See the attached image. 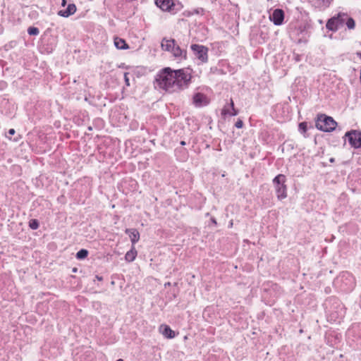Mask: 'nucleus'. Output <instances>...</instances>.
Returning a JSON list of instances; mask_svg holds the SVG:
<instances>
[{
	"instance_id": "nucleus-17",
	"label": "nucleus",
	"mask_w": 361,
	"mask_h": 361,
	"mask_svg": "<svg viewBox=\"0 0 361 361\" xmlns=\"http://www.w3.org/2000/svg\"><path fill=\"white\" fill-rule=\"evenodd\" d=\"M345 23L348 29H353L355 25V20L352 18H350L348 14Z\"/></svg>"
},
{
	"instance_id": "nucleus-33",
	"label": "nucleus",
	"mask_w": 361,
	"mask_h": 361,
	"mask_svg": "<svg viewBox=\"0 0 361 361\" xmlns=\"http://www.w3.org/2000/svg\"><path fill=\"white\" fill-rule=\"evenodd\" d=\"M116 361H123V360H122V359H118V360H117Z\"/></svg>"
},
{
	"instance_id": "nucleus-21",
	"label": "nucleus",
	"mask_w": 361,
	"mask_h": 361,
	"mask_svg": "<svg viewBox=\"0 0 361 361\" xmlns=\"http://www.w3.org/2000/svg\"><path fill=\"white\" fill-rule=\"evenodd\" d=\"M319 1H321L319 4L322 6L327 7V6H329V5L330 4V3L332 0H319Z\"/></svg>"
},
{
	"instance_id": "nucleus-9",
	"label": "nucleus",
	"mask_w": 361,
	"mask_h": 361,
	"mask_svg": "<svg viewBox=\"0 0 361 361\" xmlns=\"http://www.w3.org/2000/svg\"><path fill=\"white\" fill-rule=\"evenodd\" d=\"M271 21L276 25H280L283 23L284 19V13L281 9H275L269 16Z\"/></svg>"
},
{
	"instance_id": "nucleus-19",
	"label": "nucleus",
	"mask_w": 361,
	"mask_h": 361,
	"mask_svg": "<svg viewBox=\"0 0 361 361\" xmlns=\"http://www.w3.org/2000/svg\"><path fill=\"white\" fill-rule=\"evenodd\" d=\"M27 32L30 35H37L39 32V29L35 27H30L27 29Z\"/></svg>"
},
{
	"instance_id": "nucleus-12",
	"label": "nucleus",
	"mask_w": 361,
	"mask_h": 361,
	"mask_svg": "<svg viewBox=\"0 0 361 361\" xmlns=\"http://www.w3.org/2000/svg\"><path fill=\"white\" fill-rule=\"evenodd\" d=\"M76 11V6L73 4H70L68 5L67 8L65 10H61L58 12V15L62 17L67 18L73 14H74Z\"/></svg>"
},
{
	"instance_id": "nucleus-6",
	"label": "nucleus",
	"mask_w": 361,
	"mask_h": 361,
	"mask_svg": "<svg viewBox=\"0 0 361 361\" xmlns=\"http://www.w3.org/2000/svg\"><path fill=\"white\" fill-rule=\"evenodd\" d=\"M191 49L194 55L202 63H205L208 60V49L201 44H192Z\"/></svg>"
},
{
	"instance_id": "nucleus-24",
	"label": "nucleus",
	"mask_w": 361,
	"mask_h": 361,
	"mask_svg": "<svg viewBox=\"0 0 361 361\" xmlns=\"http://www.w3.org/2000/svg\"><path fill=\"white\" fill-rule=\"evenodd\" d=\"M237 128H241L243 126V123L241 120H238L235 124Z\"/></svg>"
},
{
	"instance_id": "nucleus-26",
	"label": "nucleus",
	"mask_w": 361,
	"mask_h": 361,
	"mask_svg": "<svg viewBox=\"0 0 361 361\" xmlns=\"http://www.w3.org/2000/svg\"><path fill=\"white\" fill-rule=\"evenodd\" d=\"M15 133H16V132H15V130H14V129H13V128L10 129V130H8V135H7V137H8L9 139H11V137H10V136H11V135H14V134H15Z\"/></svg>"
},
{
	"instance_id": "nucleus-25",
	"label": "nucleus",
	"mask_w": 361,
	"mask_h": 361,
	"mask_svg": "<svg viewBox=\"0 0 361 361\" xmlns=\"http://www.w3.org/2000/svg\"><path fill=\"white\" fill-rule=\"evenodd\" d=\"M124 78H125V82H126V85L129 86L130 85V82H129V78L128 77V73H126L124 74Z\"/></svg>"
},
{
	"instance_id": "nucleus-31",
	"label": "nucleus",
	"mask_w": 361,
	"mask_h": 361,
	"mask_svg": "<svg viewBox=\"0 0 361 361\" xmlns=\"http://www.w3.org/2000/svg\"><path fill=\"white\" fill-rule=\"evenodd\" d=\"M357 56L361 59V53H357Z\"/></svg>"
},
{
	"instance_id": "nucleus-22",
	"label": "nucleus",
	"mask_w": 361,
	"mask_h": 361,
	"mask_svg": "<svg viewBox=\"0 0 361 361\" xmlns=\"http://www.w3.org/2000/svg\"><path fill=\"white\" fill-rule=\"evenodd\" d=\"M204 12L203 8H197L192 11V14H202Z\"/></svg>"
},
{
	"instance_id": "nucleus-16",
	"label": "nucleus",
	"mask_w": 361,
	"mask_h": 361,
	"mask_svg": "<svg viewBox=\"0 0 361 361\" xmlns=\"http://www.w3.org/2000/svg\"><path fill=\"white\" fill-rule=\"evenodd\" d=\"M114 45L118 49H126L128 48L126 41L119 37L114 38Z\"/></svg>"
},
{
	"instance_id": "nucleus-29",
	"label": "nucleus",
	"mask_w": 361,
	"mask_h": 361,
	"mask_svg": "<svg viewBox=\"0 0 361 361\" xmlns=\"http://www.w3.org/2000/svg\"><path fill=\"white\" fill-rule=\"evenodd\" d=\"M171 285V283L170 282H167L164 284V286L165 287H167V286H169Z\"/></svg>"
},
{
	"instance_id": "nucleus-7",
	"label": "nucleus",
	"mask_w": 361,
	"mask_h": 361,
	"mask_svg": "<svg viewBox=\"0 0 361 361\" xmlns=\"http://www.w3.org/2000/svg\"><path fill=\"white\" fill-rule=\"evenodd\" d=\"M348 137L350 145L355 148L361 147V132L352 130L347 132L345 135Z\"/></svg>"
},
{
	"instance_id": "nucleus-8",
	"label": "nucleus",
	"mask_w": 361,
	"mask_h": 361,
	"mask_svg": "<svg viewBox=\"0 0 361 361\" xmlns=\"http://www.w3.org/2000/svg\"><path fill=\"white\" fill-rule=\"evenodd\" d=\"M176 0H155L156 5L164 11L175 10Z\"/></svg>"
},
{
	"instance_id": "nucleus-13",
	"label": "nucleus",
	"mask_w": 361,
	"mask_h": 361,
	"mask_svg": "<svg viewBox=\"0 0 361 361\" xmlns=\"http://www.w3.org/2000/svg\"><path fill=\"white\" fill-rule=\"evenodd\" d=\"M126 233L128 234L133 246L139 240L140 233L135 228H127Z\"/></svg>"
},
{
	"instance_id": "nucleus-3",
	"label": "nucleus",
	"mask_w": 361,
	"mask_h": 361,
	"mask_svg": "<svg viewBox=\"0 0 361 361\" xmlns=\"http://www.w3.org/2000/svg\"><path fill=\"white\" fill-rule=\"evenodd\" d=\"M163 50L171 52L175 57H185V52L178 46L174 39H164L161 42Z\"/></svg>"
},
{
	"instance_id": "nucleus-28",
	"label": "nucleus",
	"mask_w": 361,
	"mask_h": 361,
	"mask_svg": "<svg viewBox=\"0 0 361 361\" xmlns=\"http://www.w3.org/2000/svg\"><path fill=\"white\" fill-rule=\"evenodd\" d=\"M66 0H62L61 5H62L63 6H66Z\"/></svg>"
},
{
	"instance_id": "nucleus-14",
	"label": "nucleus",
	"mask_w": 361,
	"mask_h": 361,
	"mask_svg": "<svg viewBox=\"0 0 361 361\" xmlns=\"http://www.w3.org/2000/svg\"><path fill=\"white\" fill-rule=\"evenodd\" d=\"M159 331L167 338H173L176 336L175 332L167 325H161Z\"/></svg>"
},
{
	"instance_id": "nucleus-5",
	"label": "nucleus",
	"mask_w": 361,
	"mask_h": 361,
	"mask_svg": "<svg viewBox=\"0 0 361 361\" xmlns=\"http://www.w3.org/2000/svg\"><path fill=\"white\" fill-rule=\"evenodd\" d=\"M346 18L347 13H339L337 16L329 19L326 23V27L329 30L335 32L345 24Z\"/></svg>"
},
{
	"instance_id": "nucleus-30",
	"label": "nucleus",
	"mask_w": 361,
	"mask_h": 361,
	"mask_svg": "<svg viewBox=\"0 0 361 361\" xmlns=\"http://www.w3.org/2000/svg\"><path fill=\"white\" fill-rule=\"evenodd\" d=\"M180 144H181L182 145H185V142L184 141H182V142H180Z\"/></svg>"
},
{
	"instance_id": "nucleus-20",
	"label": "nucleus",
	"mask_w": 361,
	"mask_h": 361,
	"mask_svg": "<svg viewBox=\"0 0 361 361\" xmlns=\"http://www.w3.org/2000/svg\"><path fill=\"white\" fill-rule=\"evenodd\" d=\"M30 226L32 229H37L39 227V224L37 220H32L30 222Z\"/></svg>"
},
{
	"instance_id": "nucleus-32",
	"label": "nucleus",
	"mask_w": 361,
	"mask_h": 361,
	"mask_svg": "<svg viewBox=\"0 0 361 361\" xmlns=\"http://www.w3.org/2000/svg\"><path fill=\"white\" fill-rule=\"evenodd\" d=\"M232 226H233V221H231L230 222V227H232Z\"/></svg>"
},
{
	"instance_id": "nucleus-10",
	"label": "nucleus",
	"mask_w": 361,
	"mask_h": 361,
	"mask_svg": "<svg viewBox=\"0 0 361 361\" xmlns=\"http://www.w3.org/2000/svg\"><path fill=\"white\" fill-rule=\"evenodd\" d=\"M193 104L197 107L206 106L209 104L208 98L202 93L197 92L194 94L192 98Z\"/></svg>"
},
{
	"instance_id": "nucleus-18",
	"label": "nucleus",
	"mask_w": 361,
	"mask_h": 361,
	"mask_svg": "<svg viewBox=\"0 0 361 361\" xmlns=\"http://www.w3.org/2000/svg\"><path fill=\"white\" fill-rule=\"evenodd\" d=\"M88 255V252L87 250L82 249L79 250L76 254V257L78 259H85Z\"/></svg>"
},
{
	"instance_id": "nucleus-2",
	"label": "nucleus",
	"mask_w": 361,
	"mask_h": 361,
	"mask_svg": "<svg viewBox=\"0 0 361 361\" xmlns=\"http://www.w3.org/2000/svg\"><path fill=\"white\" fill-rule=\"evenodd\" d=\"M337 126V123L331 116L321 115L316 121L317 129L324 132H331L334 130Z\"/></svg>"
},
{
	"instance_id": "nucleus-27",
	"label": "nucleus",
	"mask_w": 361,
	"mask_h": 361,
	"mask_svg": "<svg viewBox=\"0 0 361 361\" xmlns=\"http://www.w3.org/2000/svg\"><path fill=\"white\" fill-rule=\"evenodd\" d=\"M211 221H212V222L214 224H215V225L216 224V219H215L214 218H212Z\"/></svg>"
},
{
	"instance_id": "nucleus-11",
	"label": "nucleus",
	"mask_w": 361,
	"mask_h": 361,
	"mask_svg": "<svg viewBox=\"0 0 361 361\" xmlns=\"http://www.w3.org/2000/svg\"><path fill=\"white\" fill-rule=\"evenodd\" d=\"M221 114L223 116H236L238 111L234 108V104L232 99H231L230 104L224 106L222 109Z\"/></svg>"
},
{
	"instance_id": "nucleus-4",
	"label": "nucleus",
	"mask_w": 361,
	"mask_h": 361,
	"mask_svg": "<svg viewBox=\"0 0 361 361\" xmlns=\"http://www.w3.org/2000/svg\"><path fill=\"white\" fill-rule=\"evenodd\" d=\"M286 176L283 174L276 176L274 180L273 183L276 190L277 197L279 200L285 199L287 197V188L285 185Z\"/></svg>"
},
{
	"instance_id": "nucleus-23",
	"label": "nucleus",
	"mask_w": 361,
	"mask_h": 361,
	"mask_svg": "<svg viewBox=\"0 0 361 361\" xmlns=\"http://www.w3.org/2000/svg\"><path fill=\"white\" fill-rule=\"evenodd\" d=\"M299 128L303 132H305L307 129V124L305 123H300L299 125Z\"/></svg>"
},
{
	"instance_id": "nucleus-1",
	"label": "nucleus",
	"mask_w": 361,
	"mask_h": 361,
	"mask_svg": "<svg viewBox=\"0 0 361 361\" xmlns=\"http://www.w3.org/2000/svg\"><path fill=\"white\" fill-rule=\"evenodd\" d=\"M191 78L189 69L173 71L171 68H165L157 75L155 83L161 89L175 92L188 88Z\"/></svg>"
},
{
	"instance_id": "nucleus-15",
	"label": "nucleus",
	"mask_w": 361,
	"mask_h": 361,
	"mask_svg": "<svg viewBox=\"0 0 361 361\" xmlns=\"http://www.w3.org/2000/svg\"><path fill=\"white\" fill-rule=\"evenodd\" d=\"M137 254V252L135 248V246H132V248L126 252L125 255V259L128 262H131L135 260Z\"/></svg>"
}]
</instances>
